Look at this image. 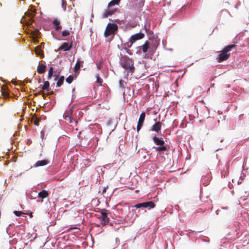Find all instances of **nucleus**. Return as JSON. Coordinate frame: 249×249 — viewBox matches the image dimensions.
Here are the masks:
<instances>
[{
	"instance_id": "2",
	"label": "nucleus",
	"mask_w": 249,
	"mask_h": 249,
	"mask_svg": "<svg viewBox=\"0 0 249 249\" xmlns=\"http://www.w3.org/2000/svg\"><path fill=\"white\" fill-rule=\"evenodd\" d=\"M119 3L116 0H111L107 4V8L105 10L102 15L103 18H107L110 17L118 10V8L116 6H119Z\"/></svg>"
},
{
	"instance_id": "25",
	"label": "nucleus",
	"mask_w": 249,
	"mask_h": 249,
	"mask_svg": "<svg viewBox=\"0 0 249 249\" xmlns=\"http://www.w3.org/2000/svg\"><path fill=\"white\" fill-rule=\"evenodd\" d=\"M201 179L203 181V184L205 186H207L210 183L211 178L209 176H203L201 178Z\"/></svg>"
},
{
	"instance_id": "55",
	"label": "nucleus",
	"mask_w": 249,
	"mask_h": 249,
	"mask_svg": "<svg viewBox=\"0 0 249 249\" xmlns=\"http://www.w3.org/2000/svg\"><path fill=\"white\" fill-rule=\"evenodd\" d=\"M20 207L21 208V209H24V206L23 205H20Z\"/></svg>"
},
{
	"instance_id": "57",
	"label": "nucleus",
	"mask_w": 249,
	"mask_h": 249,
	"mask_svg": "<svg viewBox=\"0 0 249 249\" xmlns=\"http://www.w3.org/2000/svg\"><path fill=\"white\" fill-rule=\"evenodd\" d=\"M132 212L134 213H136V212L135 211L134 209H132Z\"/></svg>"
},
{
	"instance_id": "51",
	"label": "nucleus",
	"mask_w": 249,
	"mask_h": 249,
	"mask_svg": "<svg viewBox=\"0 0 249 249\" xmlns=\"http://www.w3.org/2000/svg\"><path fill=\"white\" fill-rule=\"evenodd\" d=\"M75 97H76V96H75V95H73H73H72V100L73 99L75 98Z\"/></svg>"
},
{
	"instance_id": "32",
	"label": "nucleus",
	"mask_w": 249,
	"mask_h": 249,
	"mask_svg": "<svg viewBox=\"0 0 249 249\" xmlns=\"http://www.w3.org/2000/svg\"><path fill=\"white\" fill-rule=\"evenodd\" d=\"M133 44H131L129 41L128 42L125 43L123 46V48L124 50H127L128 48H130Z\"/></svg>"
},
{
	"instance_id": "29",
	"label": "nucleus",
	"mask_w": 249,
	"mask_h": 249,
	"mask_svg": "<svg viewBox=\"0 0 249 249\" xmlns=\"http://www.w3.org/2000/svg\"><path fill=\"white\" fill-rule=\"evenodd\" d=\"M79 61V59H78L76 61V63L73 68V69H74V74H76L77 73H78H78H79V71H80V68H78V67L77 66V65H78V62Z\"/></svg>"
},
{
	"instance_id": "43",
	"label": "nucleus",
	"mask_w": 249,
	"mask_h": 249,
	"mask_svg": "<svg viewBox=\"0 0 249 249\" xmlns=\"http://www.w3.org/2000/svg\"><path fill=\"white\" fill-rule=\"evenodd\" d=\"M124 78L128 79V76H129V73L126 72V73H124Z\"/></svg>"
},
{
	"instance_id": "13",
	"label": "nucleus",
	"mask_w": 249,
	"mask_h": 249,
	"mask_svg": "<svg viewBox=\"0 0 249 249\" xmlns=\"http://www.w3.org/2000/svg\"><path fill=\"white\" fill-rule=\"evenodd\" d=\"M151 138L154 143L157 145L165 143L163 138L161 137L157 136L156 134L152 135Z\"/></svg>"
},
{
	"instance_id": "47",
	"label": "nucleus",
	"mask_w": 249,
	"mask_h": 249,
	"mask_svg": "<svg viewBox=\"0 0 249 249\" xmlns=\"http://www.w3.org/2000/svg\"><path fill=\"white\" fill-rule=\"evenodd\" d=\"M240 5V3H238L235 6V8L236 9H238V7L239 6V5Z\"/></svg>"
},
{
	"instance_id": "33",
	"label": "nucleus",
	"mask_w": 249,
	"mask_h": 249,
	"mask_svg": "<svg viewBox=\"0 0 249 249\" xmlns=\"http://www.w3.org/2000/svg\"><path fill=\"white\" fill-rule=\"evenodd\" d=\"M96 78V82L99 84L100 86L102 85V83L103 82V80L101 79L98 73H97L95 76Z\"/></svg>"
},
{
	"instance_id": "28",
	"label": "nucleus",
	"mask_w": 249,
	"mask_h": 249,
	"mask_svg": "<svg viewBox=\"0 0 249 249\" xmlns=\"http://www.w3.org/2000/svg\"><path fill=\"white\" fill-rule=\"evenodd\" d=\"M157 49V47H154L152 45H151L149 46V50L148 51V53L150 54V58L151 59H152V57L153 56V55L155 53Z\"/></svg>"
},
{
	"instance_id": "36",
	"label": "nucleus",
	"mask_w": 249,
	"mask_h": 249,
	"mask_svg": "<svg viewBox=\"0 0 249 249\" xmlns=\"http://www.w3.org/2000/svg\"><path fill=\"white\" fill-rule=\"evenodd\" d=\"M119 86L121 88H124L125 85L126 84V83L122 79H121L119 81Z\"/></svg>"
},
{
	"instance_id": "20",
	"label": "nucleus",
	"mask_w": 249,
	"mask_h": 249,
	"mask_svg": "<svg viewBox=\"0 0 249 249\" xmlns=\"http://www.w3.org/2000/svg\"><path fill=\"white\" fill-rule=\"evenodd\" d=\"M49 195L48 192L46 190H42L38 193L37 196L39 198L44 199L48 197Z\"/></svg>"
},
{
	"instance_id": "44",
	"label": "nucleus",
	"mask_w": 249,
	"mask_h": 249,
	"mask_svg": "<svg viewBox=\"0 0 249 249\" xmlns=\"http://www.w3.org/2000/svg\"><path fill=\"white\" fill-rule=\"evenodd\" d=\"M125 50H126V53H128L129 55H132V52L131 51L128 50V49Z\"/></svg>"
},
{
	"instance_id": "15",
	"label": "nucleus",
	"mask_w": 249,
	"mask_h": 249,
	"mask_svg": "<svg viewBox=\"0 0 249 249\" xmlns=\"http://www.w3.org/2000/svg\"><path fill=\"white\" fill-rule=\"evenodd\" d=\"M46 68V65L45 62L43 61H40L37 68V72L40 74L44 73L45 71Z\"/></svg>"
},
{
	"instance_id": "46",
	"label": "nucleus",
	"mask_w": 249,
	"mask_h": 249,
	"mask_svg": "<svg viewBox=\"0 0 249 249\" xmlns=\"http://www.w3.org/2000/svg\"><path fill=\"white\" fill-rule=\"evenodd\" d=\"M122 46H123V44H121V46H120L119 45H118V47L121 50H122L123 49V47H122Z\"/></svg>"
},
{
	"instance_id": "26",
	"label": "nucleus",
	"mask_w": 249,
	"mask_h": 249,
	"mask_svg": "<svg viewBox=\"0 0 249 249\" xmlns=\"http://www.w3.org/2000/svg\"><path fill=\"white\" fill-rule=\"evenodd\" d=\"M41 119L36 116H34L32 118L31 123H34V125L38 126L39 125V122L40 121Z\"/></svg>"
},
{
	"instance_id": "42",
	"label": "nucleus",
	"mask_w": 249,
	"mask_h": 249,
	"mask_svg": "<svg viewBox=\"0 0 249 249\" xmlns=\"http://www.w3.org/2000/svg\"><path fill=\"white\" fill-rule=\"evenodd\" d=\"M83 63H84L83 61H81V60H79V61L78 62V65H77V66L78 67V68L82 67L83 65Z\"/></svg>"
},
{
	"instance_id": "22",
	"label": "nucleus",
	"mask_w": 249,
	"mask_h": 249,
	"mask_svg": "<svg viewBox=\"0 0 249 249\" xmlns=\"http://www.w3.org/2000/svg\"><path fill=\"white\" fill-rule=\"evenodd\" d=\"M89 109L88 106L85 107L81 110H79L76 113V115L78 116V119L82 118L85 112Z\"/></svg>"
},
{
	"instance_id": "19",
	"label": "nucleus",
	"mask_w": 249,
	"mask_h": 249,
	"mask_svg": "<svg viewBox=\"0 0 249 249\" xmlns=\"http://www.w3.org/2000/svg\"><path fill=\"white\" fill-rule=\"evenodd\" d=\"M152 44L154 47L158 48L160 44V39L157 36H153V37L150 39Z\"/></svg>"
},
{
	"instance_id": "31",
	"label": "nucleus",
	"mask_w": 249,
	"mask_h": 249,
	"mask_svg": "<svg viewBox=\"0 0 249 249\" xmlns=\"http://www.w3.org/2000/svg\"><path fill=\"white\" fill-rule=\"evenodd\" d=\"M70 35V31L69 30H64L62 31L61 35L63 37H67Z\"/></svg>"
},
{
	"instance_id": "53",
	"label": "nucleus",
	"mask_w": 249,
	"mask_h": 249,
	"mask_svg": "<svg viewBox=\"0 0 249 249\" xmlns=\"http://www.w3.org/2000/svg\"><path fill=\"white\" fill-rule=\"evenodd\" d=\"M25 82H26V83H27V82H30V80H29V79H26L25 80Z\"/></svg>"
},
{
	"instance_id": "11",
	"label": "nucleus",
	"mask_w": 249,
	"mask_h": 249,
	"mask_svg": "<svg viewBox=\"0 0 249 249\" xmlns=\"http://www.w3.org/2000/svg\"><path fill=\"white\" fill-rule=\"evenodd\" d=\"M158 145V146H153V148L155 149V150L160 153V154H163L164 151H168L169 150V145L165 143L164 144H161Z\"/></svg>"
},
{
	"instance_id": "35",
	"label": "nucleus",
	"mask_w": 249,
	"mask_h": 249,
	"mask_svg": "<svg viewBox=\"0 0 249 249\" xmlns=\"http://www.w3.org/2000/svg\"><path fill=\"white\" fill-rule=\"evenodd\" d=\"M10 91L8 89H5L2 91V94L5 97H9Z\"/></svg>"
},
{
	"instance_id": "1",
	"label": "nucleus",
	"mask_w": 249,
	"mask_h": 249,
	"mask_svg": "<svg viewBox=\"0 0 249 249\" xmlns=\"http://www.w3.org/2000/svg\"><path fill=\"white\" fill-rule=\"evenodd\" d=\"M119 64L124 69V73H131L132 75L135 70L134 60L127 55H124L120 58Z\"/></svg>"
},
{
	"instance_id": "24",
	"label": "nucleus",
	"mask_w": 249,
	"mask_h": 249,
	"mask_svg": "<svg viewBox=\"0 0 249 249\" xmlns=\"http://www.w3.org/2000/svg\"><path fill=\"white\" fill-rule=\"evenodd\" d=\"M40 86L41 87V89L43 90H46L47 91H49L51 89V88H50V83L48 81H44L43 82V85H40Z\"/></svg>"
},
{
	"instance_id": "64",
	"label": "nucleus",
	"mask_w": 249,
	"mask_h": 249,
	"mask_svg": "<svg viewBox=\"0 0 249 249\" xmlns=\"http://www.w3.org/2000/svg\"><path fill=\"white\" fill-rule=\"evenodd\" d=\"M216 158H217V157H218V155H217V154H216Z\"/></svg>"
},
{
	"instance_id": "50",
	"label": "nucleus",
	"mask_w": 249,
	"mask_h": 249,
	"mask_svg": "<svg viewBox=\"0 0 249 249\" xmlns=\"http://www.w3.org/2000/svg\"><path fill=\"white\" fill-rule=\"evenodd\" d=\"M222 149H223L222 148H218L216 149L215 151H218L220 150H222Z\"/></svg>"
},
{
	"instance_id": "38",
	"label": "nucleus",
	"mask_w": 249,
	"mask_h": 249,
	"mask_svg": "<svg viewBox=\"0 0 249 249\" xmlns=\"http://www.w3.org/2000/svg\"><path fill=\"white\" fill-rule=\"evenodd\" d=\"M111 35H113V34L111 32H109V31L106 28L104 32V36L107 38Z\"/></svg>"
},
{
	"instance_id": "6",
	"label": "nucleus",
	"mask_w": 249,
	"mask_h": 249,
	"mask_svg": "<svg viewBox=\"0 0 249 249\" xmlns=\"http://www.w3.org/2000/svg\"><path fill=\"white\" fill-rule=\"evenodd\" d=\"M230 55V53H227L222 49L219 53V54L217 56L216 60L218 62H222L227 60L229 58Z\"/></svg>"
},
{
	"instance_id": "45",
	"label": "nucleus",
	"mask_w": 249,
	"mask_h": 249,
	"mask_svg": "<svg viewBox=\"0 0 249 249\" xmlns=\"http://www.w3.org/2000/svg\"><path fill=\"white\" fill-rule=\"evenodd\" d=\"M111 123V120H109L107 121V124L108 126H109V125H110Z\"/></svg>"
},
{
	"instance_id": "58",
	"label": "nucleus",
	"mask_w": 249,
	"mask_h": 249,
	"mask_svg": "<svg viewBox=\"0 0 249 249\" xmlns=\"http://www.w3.org/2000/svg\"><path fill=\"white\" fill-rule=\"evenodd\" d=\"M41 82V79H40L39 80H38V83H40Z\"/></svg>"
},
{
	"instance_id": "5",
	"label": "nucleus",
	"mask_w": 249,
	"mask_h": 249,
	"mask_svg": "<svg viewBox=\"0 0 249 249\" xmlns=\"http://www.w3.org/2000/svg\"><path fill=\"white\" fill-rule=\"evenodd\" d=\"M100 213L101 215L99 217V219L100 220L101 224L103 226L108 224L110 221L109 214H110V213L109 211L105 209H103L101 210Z\"/></svg>"
},
{
	"instance_id": "56",
	"label": "nucleus",
	"mask_w": 249,
	"mask_h": 249,
	"mask_svg": "<svg viewBox=\"0 0 249 249\" xmlns=\"http://www.w3.org/2000/svg\"><path fill=\"white\" fill-rule=\"evenodd\" d=\"M75 106V105H74L73 106H72V107H71V111H72V108L74 107Z\"/></svg>"
},
{
	"instance_id": "41",
	"label": "nucleus",
	"mask_w": 249,
	"mask_h": 249,
	"mask_svg": "<svg viewBox=\"0 0 249 249\" xmlns=\"http://www.w3.org/2000/svg\"><path fill=\"white\" fill-rule=\"evenodd\" d=\"M63 117H64V119L65 120H70V123H71L72 122V119L69 116V115H67V116H64V115H63Z\"/></svg>"
},
{
	"instance_id": "60",
	"label": "nucleus",
	"mask_w": 249,
	"mask_h": 249,
	"mask_svg": "<svg viewBox=\"0 0 249 249\" xmlns=\"http://www.w3.org/2000/svg\"><path fill=\"white\" fill-rule=\"evenodd\" d=\"M133 223V221H132L130 222L129 223V224H131V223Z\"/></svg>"
},
{
	"instance_id": "34",
	"label": "nucleus",
	"mask_w": 249,
	"mask_h": 249,
	"mask_svg": "<svg viewBox=\"0 0 249 249\" xmlns=\"http://www.w3.org/2000/svg\"><path fill=\"white\" fill-rule=\"evenodd\" d=\"M13 213L16 216H20L22 214H24L25 213L21 211H14Z\"/></svg>"
},
{
	"instance_id": "9",
	"label": "nucleus",
	"mask_w": 249,
	"mask_h": 249,
	"mask_svg": "<svg viewBox=\"0 0 249 249\" xmlns=\"http://www.w3.org/2000/svg\"><path fill=\"white\" fill-rule=\"evenodd\" d=\"M60 72L58 71L57 74H54L53 75L54 80L57 81L56 87H60L64 83L65 77L63 75L59 76Z\"/></svg>"
},
{
	"instance_id": "59",
	"label": "nucleus",
	"mask_w": 249,
	"mask_h": 249,
	"mask_svg": "<svg viewBox=\"0 0 249 249\" xmlns=\"http://www.w3.org/2000/svg\"><path fill=\"white\" fill-rule=\"evenodd\" d=\"M146 55H147V54H145V56H144V58H148V57H149V56H147V57H146Z\"/></svg>"
},
{
	"instance_id": "18",
	"label": "nucleus",
	"mask_w": 249,
	"mask_h": 249,
	"mask_svg": "<svg viewBox=\"0 0 249 249\" xmlns=\"http://www.w3.org/2000/svg\"><path fill=\"white\" fill-rule=\"evenodd\" d=\"M35 54L38 57H42L44 56L43 48L41 46H37L35 48Z\"/></svg>"
},
{
	"instance_id": "14",
	"label": "nucleus",
	"mask_w": 249,
	"mask_h": 249,
	"mask_svg": "<svg viewBox=\"0 0 249 249\" xmlns=\"http://www.w3.org/2000/svg\"><path fill=\"white\" fill-rule=\"evenodd\" d=\"M106 28L109 31V32H111L113 36L115 32L118 30V26L117 24L114 21L113 23H108Z\"/></svg>"
},
{
	"instance_id": "17",
	"label": "nucleus",
	"mask_w": 249,
	"mask_h": 249,
	"mask_svg": "<svg viewBox=\"0 0 249 249\" xmlns=\"http://www.w3.org/2000/svg\"><path fill=\"white\" fill-rule=\"evenodd\" d=\"M49 163L48 159H44L37 161L34 165V167H38L46 165Z\"/></svg>"
},
{
	"instance_id": "37",
	"label": "nucleus",
	"mask_w": 249,
	"mask_h": 249,
	"mask_svg": "<svg viewBox=\"0 0 249 249\" xmlns=\"http://www.w3.org/2000/svg\"><path fill=\"white\" fill-rule=\"evenodd\" d=\"M238 193L239 195L241 196L247 197L248 196H249V193L247 191H245L244 193H242L241 191H238Z\"/></svg>"
},
{
	"instance_id": "39",
	"label": "nucleus",
	"mask_w": 249,
	"mask_h": 249,
	"mask_svg": "<svg viewBox=\"0 0 249 249\" xmlns=\"http://www.w3.org/2000/svg\"><path fill=\"white\" fill-rule=\"evenodd\" d=\"M11 82L13 84H14L15 85H18V84H20L22 83V82L21 81L16 80L14 79H13L11 80Z\"/></svg>"
},
{
	"instance_id": "12",
	"label": "nucleus",
	"mask_w": 249,
	"mask_h": 249,
	"mask_svg": "<svg viewBox=\"0 0 249 249\" xmlns=\"http://www.w3.org/2000/svg\"><path fill=\"white\" fill-rule=\"evenodd\" d=\"M73 45V42L71 41L70 44L64 42L59 47L58 49L61 51L68 52L70 51Z\"/></svg>"
},
{
	"instance_id": "10",
	"label": "nucleus",
	"mask_w": 249,
	"mask_h": 249,
	"mask_svg": "<svg viewBox=\"0 0 249 249\" xmlns=\"http://www.w3.org/2000/svg\"><path fill=\"white\" fill-rule=\"evenodd\" d=\"M144 36V33L140 32L138 33H136L132 35L129 38V41L131 44H133L135 43L137 40L142 39Z\"/></svg>"
},
{
	"instance_id": "61",
	"label": "nucleus",
	"mask_w": 249,
	"mask_h": 249,
	"mask_svg": "<svg viewBox=\"0 0 249 249\" xmlns=\"http://www.w3.org/2000/svg\"><path fill=\"white\" fill-rule=\"evenodd\" d=\"M223 141V139H221V140H220V142H222Z\"/></svg>"
},
{
	"instance_id": "54",
	"label": "nucleus",
	"mask_w": 249,
	"mask_h": 249,
	"mask_svg": "<svg viewBox=\"0 0 249 249\" xmlns=\"http://www.w3.org/2000/svg\"><path fill=\"white\" fill-rule=\"evenodd\" d=\"M0 80H1V81H2V82H4V80L3 79V78H2V77H0Z\"/></svg>"
},
{
	"instance_id": "23",
	"label": "nucleus",
	"mask_w": 249,
	"mask_h": 249,
	"mask_svg": "<svg viewBox=\"0 0 249 249\" xmlns=\"http://www.w3.org/2000/svg\"><path fill=\"white\" fill-rule=\"evenodd\" d=\"M116 23L117 24L118 26H119L120 28H123L126 24V20L124 19L120 20L119 19H116L114 20Z\"/></svg>"
},
{
	"instance_id": "7",
	"label": "nucleus",
	"mask_w": 249,
	"mask_h": 249,
	"mask_svg": "<svg viewBox=\"0 0 249 249\" xmlns=\"http://www.w3.org/2000/svg\"><path fill=\"white\" fill-rule=\"evenodd\" d=\"M155 123L153 124L149 130L150 131H154L159 134L161 131L162 123L160 122H157L156 119H154Z\"/></svg>"
},
{
	"instance_id": "62",
	"label": "nucleus",
	"mask_w": 249,
	"mask_h": 249,
	"mask_svg": "<svg viewBox=\"0 0 249 249\" xmlns=\"http://www.w3.org/2000/svg\"><path fill=\"white\" fill-rule=\"evenodd\" d=\"M231 193H232V194H233L234 193V191H232Z\"/></svg>"
},
{
	"instance_id": "16",
	"label": "nucleus",
	"mask_w": 249,
	"mask_h": 249,
	"mask_svg": "<svg viewBox=\"0 0 249 249\" xmlns=\"http://www.w3.org/2000/svg\"><path fill=\"white\" fill-rule=\"evenodd\" d=\"M149 48V45L148 43V41H146L143 45L137 47L138 51H137V53H139V52L141 51V50L142 51L143 53H146L148 52Z\"/></svg>"
},
{
	"instance_id": "63",
	"label": "nucleus",
	"mask_w": 249,
	"mask_h": 249,
	"mask_svg": "<svg viewBox=\"0 0 249 249\" xmlns=\"http://www.w3.org/2000/svg\"><path fill=\"white\" fill-rule=\"evenodd\" d=\"M11 241H9V244H11Z\"/></svg>"
},
{
	"instance_id": "3",
	"label": "nucleus",
	"mask_w": 249,
	"mask_h": 249,
	"mask_svg": "<svg viewBox=\"0 0 249 249\" xmlns=\"http://www.w3.org/2000/svg\"><path fill=\"white\" fill-rule=\"evenodd\" d=\"M156 205L152 201H146L141 203H138L132 206V208L137 209H139L138 212L142 211L143 213L146 212L144 208H147L148 210L153 209L155 207Z\"/></svg>"
},
{
	"instance_id": "48",
	"label": "nucleus",
	"mask_w": 249,
	"mask_h": 249,
	"mask_svg": "<svg viewBox=\"0 0 249 249\" xmlns=\"http://www.w3.org/2000/svg\"><path fill=\"white\" fill-rule=\"evenodd\" d=\"M11 226H12V224H9L8 227L6 228V232L7 233L9 234V233H8V228L9 227H10Z\"/></svg>"
},
{
	"instance_id": "21",
	"label": "nucleus",
	"mask_w": 249,
	"mask_h": 249,
	"mask_svg": "<svg viewBox=\"0 0 249 249\" xmlns=\"http://www.w3.org/2000/svg\"><path fill=\"white\" fill-rule=\"evenodd\" d=\"M78 75V72L76 74H71L66 79V81L68 84H71L72 81L76 78L77 75Z\"/></svg>"
},
{
	"instance_id": "27",
	"label": "nucleus",
	"mask_w": 249,
	"mask_h": 249,
	"mask_svg": "<svg viewBox=\"0 0 249 249\" xmlns=\"http://www.w3.org/2000/svg\"><path fill=\"white\" fill-rule=\"evenodd\" d=\"M235 46H236V45L234 44H229V45H228L225 46L224 47V48L223 49V50H224V51H225L227 53H229V52H230L231 51V50L233 48H234Z\"/></svg>"
},
{
	"instance_id": "49",
	"label": "nucleus",
	"mask_w": 249,
	"mask_h": 249,
	"mask_svg": "<svg viewBox=\"0 0 249 249\" xmlns=\"http://www.w3.org/2000/svg\"><path fill=\"white\" fill-rule=\"evenodd\" d=\"M112 38H113V37H111V38H108L107 39V41L110 42L112 40Z\"/></svg>"
},
{
	"instance_id": "4",
	"label": "nucleus",
	"mask_w": 249,
	"mask_h": 249,
	"mask_svg": "<svg viewBox=\"0 0 249 249\" xmlns=\"http://www.w3.org/2000/svg\"><path fill=\"white\" fill-rule=\"evenodd\" d=\"M52 24L54 26V31L56 32L54 33L53 31L52 32V34H53V37L59 40H66L65 39H58L55 37L57 34L59 35L60 31L62 29V27L60 25V20L57 18H55L53 20Z\"/></svg>"
},
{
	"instance_id": "40",
	"label": "nucleus",
	"mask_w": 249,
	"mask_h": 249,
	"mask_svg": "<svg viewBox=\"0 0 249 249\" xmlns=\"http://www.w3.org/2000/svg\"><path fill=\"white\" fill-rule=\"evenodd\" d=\"M66 6H67L66 1L65 0H61V6L64 11H65L66 10Z\"/></svg>"
},
{
	"instance_id": "8",
	"label": "nucleus",
	"mask_w": 249,
	"mask_h": 249,
	"mask_svg": "<svg viewBox=\"0 0 249 249\" xmlns=\"http://www.w3.org/2000/svg\"><path fill=\"white\" fill-rule=\"evenodd\" d=\"M145 118V113L142 111L140 115L137 125V131L138 133L142 127Z\"/></svg>"
},
{
	"instance_id": "30",
	"label": "nucleus",
	"mask_w": 249,
	"mask_h": 249,
	"mask_svg": "<svg viewBox=\"0 0 249 249\" xmlns=\"http://www.w3.org/2000/svg\"><path fill=\"white\" fill-rule=\"evenodd\" d=\"M53 67H51L49 69V71H48V79L49 80L51 79V78L54 75H53V73H52V71H53Z\"/></svg>"
},
{
	"instance_id": "52",
	"label": "nucleus",
	"mask_w": 249,
	"mask_h": 249,
	"mask_svg": "<svg viewBox=\"0 0 249 249\" xmlns=\"http://www.w3.org/2000/svg\"><path fill=\"white\" fill-rule=\"evenodd\" d=\"M107 187H105L103 190V193H104L107 189Z\"/></svg>"
}]
</instances>
